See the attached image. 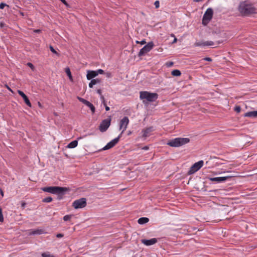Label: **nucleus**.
I'll list each match as a JSON object with an SVG mask.
<instances>
[{
  "label": "nucleus",
  "mask_w": 257,
  "mask_h": 257,
  "mask_svg": "<svg viewBox=\"0 0 257 257\" xmlns=\"http://www.w3.org/2000/svg\"><path fill=\"white\" fill-rule=\"evenodd\" d=\"M41 190L44 192H48L53 194H57L58 195V199H61L62 196L64 195L66 191L69 189L66 187H62L59 186H49L41 188Z\"/></svg>",
  "instance_id": "f257e3e1"
},
{
  "label": "nucleus",
  "mask_w": 257,
  "mask_h": 257,
  "mask_svg": "<svg viewBox=\"0 0 257 257\" xmlns=\"http://www.w3.org/2000/svg\"><path fill=\"white\" fill-rule=\"evenodd\" d=\"M238 10L240 13L244 16L256 13V9L252 5L248 4L245 1L240 3Z\"/></svg>",
  "instance_id": "f03ea898"
},
{
  "label": "nucleus",
  "mask_w": 257,
  "mask_h": 257,
  "mask_svg": "<svg viewBox=\"0 0 257 257\" xmlns=\"http://www.w3.org/2000/svg\"><path fill=\"white\" fill-rule=\"evenodd\" d=\"M190 142V139L187 138H176L168 141L166 144L172 147H179Z\"/></svg>",
  "instance_id": "7ed1b4c3"
},
{
  "label": "nucleus",
  "mask_w": 257,
  "mask_h": 257,
  "mask_svg": "<svg viewBox=\"0 0 257 257\" xmlns=\"http://www.w3.org/2000/svg\"><path fill=\"white\" fill-rule=\"evenodd\" d=\"M158 97L156 93H151L148 91L140 92V98L142 100L146 99L150 102L155 101Z\"/></svg>",
  "instance_id": "20e7f679"
},
{
  "label": "nucleus",
  "mask_w": 257,
  "mask_h": 257,
  "mask_svg": "<svg viewBox=\"0 0 257 257\" xmlns=\"http://www.w3.org/2000/svg\"><path fill=\"white\" fill-rule=\"evenodd\" d=\"M213 14V10L210 8H208L203 16L202 24L203 25L206 26L208 24L212 19Z\"/></svg>",
  "instance_id": "39448f33"
},
{
  "label": "nucleus",
  "mask_w": 257,
  "mask_h": 257,
  "mask_svg": "<svg viewBox=\"0 0 257 257\" xmlns=\"http://www.w3.org/2000/svg\"><path fill=\"white\" fill-rule=\"evenodd\" d=\"M204 162L203 160H200L194 163L190 168L188 171V174L192 175L198 171L203 165Z\"/></svg>",
  "instance_id": "423d86ee"
},
{
  "label": "nucleus",
  "mask_w": 257,
  "mask_h": 257,
  "mask_svg": "<svg viewBox=\"0 0 257 257\" xmlns=\"http://www.w3.org/2000/svg\"><path fill=\"white\" fill-rule=\"evenodd\" d=\"M86 199L85 198L75 200L72 204L73 207L75 209L82 208L86 206Z\"/></svg>",
  "instance_id": "0eeeda50"
},
{
  "label": "nucleus",
  "mask_w": 257,
  "mask_h": 257,
  "mask_svg": "<svg viewBox=\"0 0 257 257\" xmlns=\"http://www.w3.org/2000/svg\"><path fill=\"white\" fill-rule=\"evenodd\" d=\"M154 46V44L153 42H149L140 50L138 55L139 56H144L148 52H150L153 49Z\"/></svg>",
  "instance_id": "6e6552de"
},
{
  "label": "nucleus",
  "mask_w": 257,
  "mask_h": 257,
  "mask_svg": "<svg viewBox=\"0 0 257 257\" xmlns=\"http://www.w3.org/2000/svg\"><path fill=\"white\" fill-rule=\"evenodd\" d=\"M110 121H111V119L110 118L109 119L107 118V119H105L103 120L101 122V123L99 126V130H100V131L101 132H105L108 129L109 126H110Z\"/></svg>",
  "instance_id": "1a4fd4ad"
},
{
  "label": "nucleus",
  "mask_w": 257,
  "mask_h": 257,
  "mask_svg": "<svg viewBox=\"0 0 257 257\" xmlns=\"http://www.w3.org/2000/svg\"><path fill=\"white\" fill-rule=\"evenodd\" d=\"M128 123L129 119L127 116H124L120 120L119 123V130H122L120 133L121 135L126 130Z\"/></svg>",
  "instance_id": "9d476101"
},
{
  "label": "nucleus",
  "mask_w": 257,
  "mask_h": 257,
  "mask_svg": "<svg viewBox=\"0 0 257 257\" xmlns=\"http://www.w3.org/2000/svg\"><path fill=\"white\" fill-rule=\"evenodd\" d=\"M121 137V134L115 138V139L111 140L110 142L108 143L102 149L103 150H107L113 147L119 141L120 138Z\"/></svg>",
  "instance_id": "9b49d317"
},
{
  "label": "nucleus",
  "mask_w": 257,
  "mask_h": 257,
  "mask_svg": "<svg viewBox=\"0 0 257 257\" xmlns=\"http://www.w3.org/2000/svg\"><path fill=\"white\" fill-rule=\"evenodd\" d=\"M157 242V239L156 238H152L150 239H143L141 240V242L146 246H150L155 244Z\"/></svg>",
  "instance_id": "f8f14e48"
},
{
  "label": "nucleus",
  "mask_w": 257,
  "mask_h": 257,
  "mask_svg": "<svg viewBox=\"0 0 257 257\" xmlns=\"http://www.w3.org/2000/svg\"><path fill=\"white\" fill-rule=\"evenodd\" d=\"M18 93L23 98L26 104L29 107H31V103L30 102L27 95L22 91L20 90H18Z\"/></svg>",
  "instance_id": "ddd939ff"
},
{
  "label": "nucleus",
  "mask_w": 257,
  "mask_h": 257,
  "mask_svg": "<svg viewBox=\"0 0 257 257\" xmlns=\"http://www.w3.org/2000/svg\"><path fill=\"white\" fill-rule=\"evenodd\" d=\"M230 177H213V178H209L208 179L210 181L216 182L217 183L222 182L226 181L228 179H229Z\"/></svg>",
  "instance_id": "4468645a"
},
{
  "label": "nucleus",
  "mask_w": 257,
  "mask_h": 257,
  "mask_svg": "<svg viewBox=\"0 0 257 257\" xmlns=\"http://www.w3.org/2000/svg\"><path fill=\"white\" fill-rule=\"evenodd\" d=\"M214 45V42L211 41H204V42H196L194 44V45L195 46H213Z\"/></svg>",
  "instance_id": "2eb2a0df"
},
{
  "label": "nucleus",
  "mask_w": 257,
  "mask_h": 257,
  "mask_svg": "<svg viewBox=\"0 0 257 257\" xmlns=\"http://www.w3.org/2000/svg\"><path fill=\"white\" fill-rule=\"evenodd\" d=\"M97 76L96 71L88 70L87 72L86 77L88 80H91Z\"/></svg>",
  "instance_id": "dca6fc26"
},
{
  "label": "nucleus",
  "mask_w": 257,
  "mask_h": 257,
  "mask_svg": "<svg viewBox=\"0 0 257 257\" xmlns=\"http://www.w3.org/2000/svg\"><path fill=\"white\" fill-rule=\"evenodd\" d=\"M154 129L153 126L149 127L145 130L142 131V133H143V137L146 138L150 136V134L151 132L154 131Z\"/></svg>",
  "instance_id": "f3484780"
},
{
  "label": "nucleus",
  "mask_w": 257,
  "mask_h": 257,
  "mask_svg": "<svg viewBox=\"0 0 257 257\" xmlns=\"http://www.w3.org/2000/svg\"><path fill=\"white\" fill-rule=\"evenodd\" d=\"M244 116L248 117H257V110L247 112L244 114Z\"/></svg>",
  "instance_id": "a211bd4d"
},
{
  "label": "nucleus",
  "mask_w": 257,
  "mask_h": 257,
  "mask_svg": "<svg viewBox=\"0 0 257 257\" xmlns=\"http://www.w3.org/2000/svg\"><path fill=\"white\" fill-rule=\"evenodd\" d=\"M78 145V141L77 140H74L71 142H70L67 146V148L70 149H73L76 147Z\"/></svg>",
  "instance_id": "6ab92c4d"
},
{
  "label": "nucleus",
  "mask_w": 257,
  "mask_h": 257,
  "mask_svg": "<svg viewBox=\"0 0 257 257\" xmlns=\"http://www.w3.org/2000/svg\"><path fill=\"white\" fill-rule=\"evenodd\" d=\"M149 221V219L147 217H141L138 219V222L140 224H144L148 222Z\"/></svg>",
  "instance_id": "aec40b11"
},
{
  "label": "nucleus",
  "mask_w": 257,
  "mask_h": 257,
  "mask_svg": "<svg viewBox=\"0 0 257 257\" xmlns=\"http://www.w3.org/2000/svg\"><path fill=\"white\" fill-rule=\"evenodd\" d=\"M44 233V231L43 229H35V230H33V231H32L30 233V234H31V235L39 234L40 235V234H42Z\"/></svg>",
  "instance_id": "412c9836"
},
{
  "label": "nucleus",
  "mask_w": 257,
  "mask_h": 257,
  "mask_svg": "<svg viewBox=\"0 0 257 257\" xmlns=\"http://www.w3.org/2000/svg\"><path fill=\"white\" fill-rule=\"evenodd\" d=\"M85 105H86V106H87L88 107H89L90 108L92 113H94L95 112V108L91 103H90L89 101H87V102L86 103V104Z\"/></svg>",
  "instance_id": "4be33fe9"
},
{
  "label": "nucleus",
  "mask_w": 257,
  "mask_h": 257,
  "mask_svg": "<svg viewBox=\"0 0 257 257\" xmlns=\"http://www.w3.org/2000/svg\"><path fill=\"white\" fill-rule=\"evenodd\" d=\"M171 74L174 76H179L181 75V73L180 70L175 69L172 71Z\"/></svg>",
  "instance_id": "5701e85b"
},
{
  "label": "nucleus",
  "mask_w": 257,
  "mask_h": 257,
  "mask_svg": "<svg viewBox=\"0 0 257 257\" xmlns=\"http://www.w3.org/2000/svg\"><path fill=\"white\" fill-rule=\"evenodd\" d=\"M65 72L67 74V75H68V76L69 77V78L70 79V80H72V76L71 71H70L69 68H68V67L66 68Z\"/></svg>",
  "instance_id": "b1692460"
},
{
  "label": "nucleus",
  "mask_w": 257,
  "mask_h": 257,
  "mask_svg": "<svg viewBox=\"0 0 257 257\" xmlns=\"http://www.w3.org/2000/svg\"><path fill=\"white\" fill-rule=\"evenodd\" d=\"M53 200V199L51 197H47L43 199V202L49 203L51 202Z\"/></svg>",
  "instance_id": "393cba45"
},
{
  "label": "nucleus",
  "mask_w": 257,
  "mask_h": 257,
  "mask_svg": "<svg viewBox=\"0 0 257 257\" xmlns=\"http://www.w3.org/2000/svg\"><path fill=\"white\" fill-rule=\"evenodd\" d=\"M73 216V215H66L63 217V220L65 221H69Z\"/></svg>",
  "instance_id": "a878e982"
},
{
  "label": "nucleus",
  "mask_w": 257,
  "mask_h": 257,
  "mask_svg": "<svg viewBox=\"0 0 257 257\" xmlns=\"http://www.w3.org/2000/svg\"><path fill=\"white\" fill-rule=\"evenodd\" d=\"M91 81H92V82L93 83V84L94 85H95L96 84H98V83H99L101 82V80L100 79H98V78L92 79Z\"/></svg>",
  "instance_id": "bb28decb"
},
{
  "label": "nucleus",
  "mask_w": 257,
  "mask_h": 257,
  "mask_svg": "<svg viewBox=\"0 0 257 257\" xmlns=\"http://www.w3.org/2000/svg\"><path fill=\"white\" fill-rule=\"evenodd\" d=\"M42 257H53V256L50 254L48 252H43L42 253Z\"/></svg>",
  "instance_id": "cd10ccee"
},
{
  "label": "nucleus",
  "mask_w": 257,
  "mask_h": 257,
  "mask_svg": "<svg viewBox=\"0 0 257 257\" xmlns=\"http://www.w3.org/2000/svg\"><path fill=\"white\" fill-rule=\"evenodd\" d=\"M78 99L81 102H82L83 104H85L87 102V100L81 98L80 97H77Z\"/></svg>",
  "instance_id": "c85d7f7f"
},
{
  "label": "nucleus",
  "mask_w": 257,
  "mask_h": 257,
  "mask_svg": "<svg viewBox=\"0 0 257 257\" xmlns=\"http://www.w3.org/2000/svg\"><path fill=\"white\" fill-rule=\"evenodd\" d=\"M49 48H50V51L52 53L57 54L58 56L59 55V54L56 52V51L54 49V48L52 46L50 45Z\"/></svg>",
  "instance_id": "c756f323"
},
{
  "label": "nucleus",
  "mask_w": 257,
  "mask_h": 257,
  "mask_svg": "<svg viewBox=\"0 0 257 257\" xmlns=\"http://www.w3.org/2000/svg\"><path fill=\"white\" fill-rule=\"evenodd\" d=\"M4 221V216L2 213V209L0 208V222H3Z\"/></svg>",
  "instance_id": "7c9ffc66"
},
{
  "label": "nucleus",
  "mask_w": 257,
  "mask_h": 257,
  "mask_svg": "<svg viewBox=\"0 0 257 257\" xmlns=\"http://www.w3.org/2000/svg\"><path fill=\"white\" fill-rule=\"evenodd\" d=\"M6 6L9 7V6L6 4L2 3L0 4V9H3Z\"/></svg>",
  "instance_id": "2f4dec72"
},
{
  "label": "nucleus",
  "mask_w": 257,
  "mask_h": 257,
  "mask_svg": "<svg viewBox=\"0 0 257 257\" xmlns=\"http://www.w3.org/2000/svg\"><path fill=\"white\" fill-rule=\"evenodd\" d=\"M234 110L237 112H240L241 111V107L239 106H236L234 108Z\"/></svg>",
  "instance_id": "473e14b6"
},
{
  "label": "nucleus",
  "mask_w": 257,
  "mask_h": 257,
  "mask_svg": "<svg viewBox=\"0 0 257 257\" xmlns=\"http://www.w3.org/2000/svg\"><path fill=\"white\" fill-rule=\"evenodd\" d=\"M100 98L102 101V103H103V105H105L106 102L104 96L102 95H101V97H100Z\"/></svg>",
  "instance_id": "72a5a7b5"
},
{
  "label": "nucleus",
  "mask_w": 257,
  "mask_h": 257,
  "mask_svg": "<svg viewBox=\"0 0 257 257\" xmlns=\"http://www.w3.org/2000/svg\"><path fill=\"white\" fill-rule=\"evenodd\" d=\"M96 72L97 73V75H98V74H102L104 73V71L102 69H98V70H96Z\"/></svg>",
  "instance_id": "f704fd0d"
},
{
  "label": "nucleus",
  "mask_w": 257,
  "mask_h": 257,
  "mask_svg": "<svg viewBox=\"0 0 257 257\" xmlns=\"http://www.w3.org/2000/svg\"><path fill=\"white\" fill-rule=\"evenodd\" d=\"M154 5L155 6V8H159V7H160V3H159V1H156L155 3H154Z\"/></svg>",
  "instance_id": "c9c22d12"
},
{
  "label": "nucleus",
  "mask_w": 257,
  "mask_h": 257,
  "mask_svg": "<svg viewBox=\"0 0 257 257\" xmlns=\"http://www.w3.org/2000/svg\"><path fill=\"white\" fill-rule=\"evenodd\" d=\"M106 77L107 78H111L112 77V74L110 72H107L105 74Z\"/></svg>",
  "instance_id": "e433bc0d"
},
{
  "label": "nucleus",
  "mask_w": 257,
  "mask_h": 257,
  "mask_svg": "<svg viewBox=\"0 0 257 257\" xmlns=\"http://www.w3.org/2000/svg\"><path fill=\"white\" fill-rule=\"evenodd\" d=\"M203 60L209 62L212 61V59L210 57H205L203 59Z\"/></svg>",
  "instance_id": "4c0bfd02"
},
{
  "label": "nucleus",
  "mask_w": 257,
  "mask_h": 257,
  "mask_svg": "<svg viewBox=\"0 0 257 257\" xmlns=\"http://www.w3.org/2000/svg\"><path fill=\"white\" fill-rule=\"evenodd\" d=\"M173 62H169L168 63H166V65L168 67H171L173 65Z\"/></svg>",
  "instance_id": "58836bf2"
},
{
  "label": "nucleus",
  "mask_w": 257,
  "mask_h": 257,
  "mask_svg": "<svg viewBox=\"0 0 257 257\" xmlns=\"http://www.w3.org/2000/svg\"><path fill=\"white\" fill-rule=\"evenodd\" d=\"M27 65L32 69H33L34 68V65L31 63H28Z\"/></svg>",
  "instance_id": "ea45409f"
},
{
  "label": "nucleus",
  "mask_w": 257,
  "mask_h": 257,
  "mask_svg": "<svg viewBox=\"0 0 257 257\" xmlns=\"http://www.w3.org/2000/svg\"><path fill=\"white\" fill-rule=\"evenodd\" d=\"M93 85H94V84H93V83L92 82V81L91 80V81L90 82V83H89V87L90 88H92Z\"/></svg>",
  "instance_id": "a19ab883"
},
{
  "label": "nucleus",
  "mask_w": 257,
  "mask_h": 257,
  "mask_svg": "<svg viewBox=\"0 0 257 257\" xmlns=\"http://www.w3.org/2000/svg\"><path fill=\"white\" fill-rule=\"evenodd\" d=\"M64 236V235L62 233H58L57 235H56V237H58V238H60V237H62Z\"/></svg>",
  "instance_id": "79ce46f5"
},
{
  "label": "nucleus",
  "mask_w": 257,
  "mask_h": 257,
  "mask_svg": "<svg viewBox=\"0 0 257 257\" xmlns=\"http://www.w3.org/2000/svg\"><path fill=\"white\" fill-rule=\"evenodd\" d=\"M26 203L25 202H22L21 203V207L22 208H24L26 206Z\"/></svg>",
  "instance_id": "37998d69"
},
{
  "label": "nucleus",
  "mask_w": 257,
  "mask_h": 257,
  "mask_svg": "<svg viewBox=\"0 0 257 257\" xmlns=\"http://www.w3.org/2000/svg\"><path fill=\"white\" fill-rule=\"evenodd\" d=\"M97 93L100 95V97H101V95H102L101 89H97Z\"/></svg>",
  "instance_id": "c03bdc74"
},
{
  "label": "nucleus",
  "mask_w": 257,
  "mask_h": 257,
  "mask_svg": "<svg viewBox=\"0 0 257 257\" xmlns=\"http://www.w3.org/2000/svg\"><path fill=\"white\" fill-rule=\"evenodd\" d=\"M149 147L148 146H144V147L142 148V149L144 150H149Z\"/></svg>",
  "instance_id": "a18cd8bd"
},
{
  "label": "nucleus",
  "mask_w": 257,
  "mask_h": 257,
  "mask_svg": "<svg viewBox=\"0 0 257 257\" xmlns=\"http://www.w3.org/2000/svg\"><path fill=\"white\" fill-rule=\"evenodd\" d=\"M5 26V24L3 22H1L0 23V28H2L3 27H4V26Z\"/></svg>",
  "instance_id": "49530a36"
},
{
  "label": "nucleus",
  "mask_w": 257,
  "mask_h": 257,
  "mask_svg": "<svg viewBox=\"0 0 257 257\" xmlns=\"http://www.w3.org/2000/svg\"><path fill=\"white\" fill-rule=\"evenodd\" d=\"M104 105L105 106V110L106 111L109 110L110 108L108 106H107L106 104H105V105Z\"/></svg>",
  "instance_id": "de8ad7c7"
},
{
  "label": "nucleus",
  "mask_w": 257,
  "mask_h": 257,
  "mask_svg": "<svg viewBox=\"0 0 257 257\" xmlns=\"http://www.w3.org/2000/svg\"><path fill=\"white\" fill-rule=\"evenodd\" d=\"M41 32V30L40 29H37L34 31V32L36 33H39Z\"/></svg>",
  "instance_id": "09e8293b"
},
{
  "label": "nucleus",
  "mask_w": 257,
  "mask_h": 257,
  "mask_svg": "<svg viewBox=\"0 0 257 257\" xmlns=\"http://www.w3.org/2000/svg\"><path fill=\"white\" fill-rule=\"evenodd\" d=\"M64 4L67 5V3L65 0H60Z\"/></svg>",
  "instance_id": "8fccbe9b"
},
{
  "label": "nucleus",
  "mask_w": 257,
  "mask_h": 257,
  "mask_svg": "<svg viewBox=\"0 0 257 257\" xmlns=\"http://www.w3.org/2000/svg\"><path fill=\"white\" fill-rule=\"evenodd\" d=\"M177 38L175 37V38H174V40H173V42H172V43H176V42H177Z\"/></svg>",
  "instance_id": "3c124183"
},
{
  "label": "nucleus",
  "mask_w": 257,
  "mask_h": 257,
  "mask_svg": "<svg viewBox=\"0 0 257 257\" xmlns=\"http://www.w3.org/2000/svg\"><path fill=\"white\" fill-rule=\"evenodd\" d=\"M146 43V41L145 40H143L141 42V44H144Z\"/></svg>",
  "instance_id": "603ef678"
},
{
  "label": "nucleus",
  "mask_w": 257,
  "mask_h": 257,
  "mask_svg": "<svg viewBox=\"0 0 257 257\" xmlns=\"http://www.w3.org/2000/svg\"><path fill=\"white\" fill-rule=\"evenodd\" d=\"M193 1L195 2H199L202 1V0H193Z\"/></svg>",
  "instance_id": "864d4df0"
},
{
  "label": "nucleus",
  "mask_w": 257,
  "mask_h": 257,
  "mask_svg": "<svg viewBox=\"0 0 257 257\" xmlns=\"http://www.w3.org/2000/svg\"><path fill=\"white\" fill-rule=\"evenodd\" d=\"M7 88L8 89L10 90L11 91H12V89L9 87V86H7Z\"/></svg>",
  "instance_id": "5fc2aeb1"
},
{
  "label": "nucleus",
  "mask_w": 257,
  "mask_h": 257,
  "mask_svg": "<svg viewBox=\"0 0 257 257\" xmlns=\"http://www.w3.org/2000/svg\"><path fill=\"white\" fill-rule=\"evenodd\" d=\"M171 37H174V38L175 37V35H174V34H171Z\"/></svg>",
  "instance_id": "6e6d98bb"
},
{
  "label": "nucleus",
  "mask_w": 257,
  "mask_h": 257,
  "mask_svg": "<svg viewBox=\"0 0 257 257\" xmlns=\"http://www.w3.org/2000/svg\"><path fill=\"white\" fill-rule=\"evenodd\" d=\"M81 139V137H79L78 138V140Z\"/></svg>",
  "instance_id": "4d7b16f0"
}]
</instances>
